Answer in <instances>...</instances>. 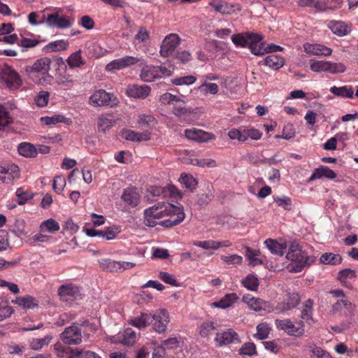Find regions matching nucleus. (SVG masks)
<instances>
[{"mask_svg": "<svg viewBox=\"0 0 358 358\" xmlns=\"http://www.w3.org/2000/svg\"><path fill=\"white\" fill-rule=\"evenodd\" d=\"M336 173L328 166H321L314 169L311 176L309 178L308 181H313L316 179H321L326 178L330 180H334L336 178Z\"/></svg>", "mask_w": 358, "mask_h": 358, "instance_id": "obj_19", "label": "nucleus"}, {"mask_svg": "<svg viewBox=\"0 0 358 358\" xmlns=\"http://www.w3.org/2000/svg\"><path fill=\"white\" fill-rule=\"evenodd\" d=\"M13 312L14 310L9 306L8 301L3 298H0V321L10 317Z\"/></svg>", "mask_w": 358, "mask_h": 358, "instance_id": "obj_43", "label": "nucleus"}, {"mask_svg": "<svg viewBox=\"0 0 358 358\" xmlns=\"http://www.w3.org/2000/svg\"><path fill=\"white\" fill-rule=\"evenodd\" d=\"M276 326L284 330L287 334L294 336H301L303 334V322L293 323L289 320H277Z\"/></svg>", "mask_w": 358, "mask_h": 358, "instance_id": "obj_10", "label": "nucleus"}, {"mask_svg": "<svg viewBox=\"0 0 358 358\" xmlns=\"http://www.w3.org/2000/svg\"><path fill=\"white\" fill-rule=\"evenodd\" d=\"M129 323L138 329H143L152 323V314L141 313L139 316L131 318Z\"/></svg>", "mask_w": 358, "mask_h": 358, "instance_id": "obj_23", "label": "nucleus"}, {"mask_svg": "<svg viewBox=\"0 0 358 358\" xmlns=\"http://www.w3.org/2000/svg\"><path fill=\"white\" fill-rule=\"evenodd\" d=\"M66 63L71 69L80 68L86 64L85 59L82 57L81 50L72 53L66 59Z\"/></svg>", "mask_w": 358, "mask_h": 358, "instance_id": "obj_28", "label": "nucleus"}, {"mask_svg": "<svg viewBox=\"0 0 358 358\" xmlns=\"http://www.w3.org/2000/svg\"><path fill=\"white\" fill-rule=\"evenodd\" d=\"M13 303L22 307L23 309H32L38 306V301L33 296L27 295L25 296H18Z\"/></svg>", "mask_w": 358, "mask_h": 358, "instance_id": "obj_26", "label": "nucleus"}, {"mask_svg": "<svg viewBox=\"0 0 358 358\" xmlns=\"http://www.w3.org/2000/svg\"><path fill=\"white\" fill-rule=\"evenodd\" d=\"M19 167L14 164H6L0 166V180L4 184H11L15 180L20 178Z\"/></svg>", "mask_w": 358, "mask_h": 358, "instance_id": "obj_11", "label": "nucleus"}, {"mask_svg": "<svg viewBox=\"0 0 358 358\" xmlns=\"http://www.w3.org/2000/svg\"><path fill=\"white\" fill-rule=\"evenodd\" d=\"M156 66L147 65L144 66L140 73V77L145 82H152L158 78Z\"/></svg>", "mask_w": 358, "mask_h": 358, "instance_id": "obj_29", "label": "nucleus"}, {"mask_svg": "<svg viewBox=\"0 0 358 358\" xmlns=\"http://www.w3.org/2000/svg\"><path fill=\"white\" fill-rule=\"evenodd\" d=\"M54 349L57 352V356L61 358H76L77 352H79V350L73 349L60 342L55 344Z\"/></svg>", "mask_w": 358, "mask_h": 358, "instance_id": "obj_22", "label": "nucleus"}, {"mask_svg": "<svg viewBox=\"0 0 358 358\" xmlns=\"http://www.w3.org/2000/svg\"><path fill=\"white\" fill-rule=\"evenodd\" d=\"M303 47L305 51L309 55L329 56L332 53V50L331 48L321 44L306 43Z\"/></svg>", "mask_w": 358, "mask_h": 358, "instance_id": "obj_18", "label": "nucleus"}, {"mask_svg": "<svg viewBox=\"0 0 358 358\" xmlns=\"http://www.w3.org/2000/svg\"><path fill=\"white\" fill-rule=\"evenodd\" d=\"M329 91L334 96L344 99H353L355 96L353 87L351 85L333 86L329 89Z\"/></svg>", "mask_w": 358, "mask_h": 358, "instance_id": "obj_24", "label": "nucleus"}, {"mask_svg": "<svg viewBox=\"0 0 358 358\" xmlns=\"http://www.w3.org/2000/svg\"><path fill=\"white\" fill-rule=\"evenodd\" d=\"M180 41L179 36L176 34H170L163 40L160 48V55L168 57L173 54Z\"/></svg>", "mask_w": 358, "mask_h": 358, "instance_id": "obj_9", "label": "nucleus"}, {"mask_svg": "<svg viewBox=\"0 0 358 358\" xmlns=\"http://www.w3.org/2000/svg\"><path fill=\"white\" fill-rule=\"evenodd\" d=\"M52 336L51 335H46L43 338H33L30 341V348L34 350H38L45 346L48 345L51 342Z\"/></svg>", "mask_w": 358, "mask_h": 358, "instance_id": "obj_37", "label": "nucleus"}, {"mask_svg": "<svg viewBox=\"0 0 358 358\" xmlns=\"http://www.w3.org/2000/svg\"><path fill=\"white\" fill-rule=\"evenodd\" d=\"M228 136L231 140H237L239 142L244 143L246 141V136H245V127H241L238 129L233 128L228 131Z\"/></svg>", "mask_w": 358, "mask_h": 358, "instance_id": "obj_46", "label": "nucleus"}, {"mask_svg": "<svg viewBox=\"0 0 358 358\" xmlns=\"http://www.w3.org/2000/svg\"><path fill=\"white\" fill-rule=\"evenodd\" d=\"M245 136H246V141L248 138L252 140H259L262 138V133L257 129L245 127Z\"/></svg>", "mask_w": 358, "mask_h": 358, "instance_id": "obj_64", "label": "nucleus"}, {"mask_svg": "<svg viewBox=\"0 0 358 358\" xmlns=\"http://www.w3.org/2000/svg\"><path fill=\"white\" fill-rule=\"evenodd\" d=\"M116 124V120L111 118L110 115H101L97 120V127L99 131L106 133Z\"/></svg>", "mask_w": 358, "mask_h": 358, "instance_id": "obj_27", "label": "nucleus"}, {"mask_svg": "<svg viewBox=\"0 0 358 358\" xmlns=\"http://www.w3.org/2000/svg\"><path fill=\"white\" fill-rule=\"evenodd\" d=\"M139 62L138 57L132 56H125L122 58L114 59L106 65L107 71L120 70L124 68L134 65Z\"/></svg>", "mask_w": 358, "mask_h": 358, "instance_id": "obj_14", "label": "nucleus"}, {"mask_svg": "<svg viewBox=\"0 0 358 358\" xmlns=\"http://www.w3.org/2000/svg\"><path fill=\"white\" fill-rule=\"evenodd\" d=\"M264 64L270 68L277 70L284 65V59L278 55H270L264 59Z\"/></svg>", "mask_w": 358, "mask_h": 358, "instance_id": "obj_36", "label": "nucleus"}, {"mask_svg": "<svg viewBox=\"0 0 358 358\" xmlns=\"http://www.w3.org/2000/svg\"><path fill=\"white\" fill-rule=\"evenodd\" d=\"M190 164L193 165H196L201 167H215L217 166V163L215 160L212 159H191Z\"/></svg>", "mask_w": 358, "mask_h": 358, "instance_id": "obj_61", "label": "nucleus"}, {"mask_svg": "<svg viewBox=\"0 0 358 358\" xmlns=\"http://www.w3.org/2000/svg\"><path fill=\"white\" fill-rule=\"evenodd\" d=\"M121 199L129 207L136 208L141 202V195L136 187H127L124 189Z\"/></svg>", "mask_w": 358, "mask_h": 358, "instance_id": "obj_12", "label": "nucleus"}, {"mask_svg": "<svg viewBox=\"0 0 358 358\" xmlns=\"http://www.w3.org/2000/svg\"><path fill=\"white\" fill-rule=\"evenodd\" d=\"M89 103L93 106L113 107L117 105L118 101L113 94L104 90H98L90 96Z\"/></svg>", "mask_w": 358, "mask_h": 358, "instance_id": "obj_5", "label": "nucleus"}, {"mask_svg": "<svg viewBox=\"0 0 358 358\" xmlns=\"http://www.w3.org/2000/svg\"><path fill=\"white\" fill-rule=\"evenodd\" d=\"M0 79L10 90H17L22 85L19 73L10 66L4 65L0 70Z\"/></svg>", "mask_w": 358, "mask_h": 358, "instance_id": "obj_4", "label": "nucleus"}, {"mask_svg": "<svg viewBox=\"0 0 358 358\" xmlns=\"http://www.w3.org/2000/svg\"><path fill=\"white\" fill-rule=\"evenodd\" d=\"M179 180L185 187L191 192H192L197 185L196 180L189 174L182 173Z\"/></svg>", "mask_w": 358, "mask_h": 358, "instance_id": "obj_45", "label": "nucleus"}, {"mask_svg": "<svg viewBox=\"0 0 358 358\" xmlns=\"http://www.w3.org/2000/svg\"><path fill=\"white\" fill-rule=\"evenodd\" d=\"M264 244L272 254L282 256L284 254L285 246L279 243L277 241L268 238L264 241Z\"/></svg>", "mask_w": 358, "mask_h": 358, "instance_id": "obj_35", "label": "nucleus"}, {"mask_svg": "<svg viewBox=\"0 0 358 358\" xmlns=\"http://www.w3.org/2000/svg\"><path fill=\"white\" fill-rule=\"evenodd\" d=\"M185 217L183 208L170 203H158L143 212V223L149 227L158 224L172 227L181 223Z\"/></svg>", "mask_w": 358, "mask_h": 358, "instance_id": "obj_1", "label": "nucleus"}, {"mask_svg": "<svg viewBox=\"0 0 358 358\" xmlns=\"http://www.w3.org/2000/svg\"><path fill=\"white\" fill-rule=\"evenodd\" d=\"M346 67L343 63H334L328 61L327 72L336 74L344 73Z\"/></svg>", "mask_w": 358, "mask_h": 358, "instance_id": "obj_58", "label": "nucleus"}, {"mask_svg": "<svg viewBox=\"0 0 358 358\" xmlns=\"http://www.w3.org/2000/svg\"><path fill=\"white\" fill-rule=\"evenodd\" d=\"M138 128L145 129L156 124L155 118L150 114L139 113L136 117Z\"/></svg>", "mask_w": 358, "mask_h": 358, "instance_id": "obj_30", "label": "nucleus"}, {"mask_svg": "<svg viewBox=\"0 0 358 358\" xmlns=\"http://www.w3.org/2000/svg\"><path fill=\"white\" fill-rule=\"evenodd\" d=\"M215 329V323L213 322H204L200 327L199 334L202 337H208Z\"/></svg>", "mask_w": 358, "mask_h": 358, "instance_id": "obj_55", "label": "nucleus"}, {"mask_svg": "<svg viewBox=\"0 0 358 358\" xmlns=\"http://www.w3.org/2000/svg\"><path fill=\"white\" fill-rule=\"evenodd\" d=\"M65 117L62 115H56L52 117H41V122L45 125L55 124L59 122H64Z\"/></svg>", "mask_w": 358, "mask_h": 358, "instance_id": "obj_63", "label": "nucleus"}, {"mask_svg": "<svg viewBox=\"0 0 358 358\" xmlns=\"http://www.w3.org/2000/svg\"><path fill=\"white\" fill-rule=\"evenodd\" d=\"M286 257L290 261L287 269L292 273L302 271L315 261V257L308 255V252L303 250L302 247L296 241L290 243Z\"/></svg>", "mask_w": 358, "mask_h": 358, "instance_id": "obj_2", "label": "nucleus"}, {"mask_svg": "<svg viewBox=\"0 0 358 358\" xmlns=\"http://www.w3.org/2000/svg\"><path fill=\"white\" fill-rule=\"evenodd\" d=\"M328 61L310 60V69L314 72H327Z\"/></svg>", "mask_w": 358, "mask_h": 358, "instance_id": "obj_52", "label": "nucleus"}, {"mask_svg": "<svg viewBox=\"0 0 358 358\" xmlns=\"http://www.w3.org/2000/svg\"><path fill=\"white\" fill-rule=\"evenodd\" d=\"M102 231L101 237L106 238L107 240H113L121 232V228L119 226L113 225Z\"/></svg>", "mask_w": 358, "mask_h": 358, "instance_id": "obj_50", "label": "nucleus"}, {"mask_svg": "<svg viewBox=\"0 0 358 358\" xmlns=\"http://www.w3.org/2000/svg\"><path fill=\"white\" fill-rule=\"evenodd\" d=\"M218 85L216 83H208L206 81H203L198 87V90L203 94H210L213 95L218 92Z\"/></svg>", "mask_w": 358, "mask_h": 358, "instance_id": "obj_49", "label": "nucleus"}, {"mask_svg": "<svg viewBox=\"0 0 358 358\" xmlns=\"http://www.w3.org/2000/svg\"><path fill=\"white\" fill-rule=\"evenodd\" d=\"M259 255V250H254L250 247L245 248V256L249 260L250 265L257 266L263 264V261L258 257Z\"/></svg>", "mask_w": 358, "mask_h": 358, "instance_id": "obj_38", "label": "nucleus"}, {"mask_svg": "<svg viewBox=\"0 0 358 358\" xmlns=\"http://www.w3.org/2000/svg\"><path fill=\"white\" fill-rule=\"evenodd\" d=\"M60 339L66 345H78L82 342L81 329L76 324L66 327L60 334Z\"/></svg>", "mask_w": 358, "mask_h": 358, "instance_id": "obj_7", "label": "nucleus"}, {"mask_svg": "<svg viewBox=\"0 0 358 358\" xmlns=\"http://www.w3.org/2000/svg\"><path fill=\"white\" fill-rule=\"evenodd\" d=\"M196 80L194 76H187L172 79V83L175 85H192Z\"/></svg>", "mask_w": 358, "mask_h": 358, "instance_id": "obj_59", "label": "nucleus"}, {"mask_svg": "<svg viewBox=\"0 0 358 358\" xmlns=\"http://www.w3.org/2000/svg\"><path fill=\"white\" fill-rule=\"evenodd\" d=\"M355 306L349 301L348 297L338 300L333 305V310L343 311L344 314H352L355 310Z\"/></svg>", "mask_w": 358, "mask_h": 358, "instance_id": "obj_25", "label": "nucleus"}, {"mask_svg": "<svg viewBox=\"0 0 358 358\" xmlns=\"http://www.w3.org/2000/svg\"><path fill=\"white\" fill-rule=\"evenodd\" d=\"M69 42L65 40H58L50 43L47 45V48L51 50V51L57 52L66 50L69 47Z\"/></svg>", "mask_w": 358, "mask_h": 358, "instance_id": "obj_53", "label": "nucleus"}, {"mask_svg": "<svg viewBox=\"0 0 358 358\" xmlns=\"http://www.w3.org/2000/svg\"><path fill=\"white\" fill-rule=\"evenodd\" d=\"M151 89L148 85H131L127 87L126 94L135 99H145L150 93Z\"/></svg>", "mask_w": 358, "mask_h": 358, "instance_id": "obj_17", "label": "nucleus"}, {"mask_svg": "<svg viewBox=\"0 0 358 358\" xmlns=\"http://www.w3.org/2000/svg\"><path fill=\"white\" fill-rule=\"evenodd\" d=\"M45 22L49 27L59 29L69 28L72 25L68 17L62 15L60 8H55V11L45 16Z\"/></svg>", "mask_w": 358, "mask_h": 358, "instance_id": "obj_6", "label": "nucleus"}, {"mask_svg": "<svg viewBox=\"0 0 358 358\" xmlns=\"http://www.w3.org/2000/svg\"><path fill=\"white\" fill-rule=\"evenodd\" d=\"M150 134L151 133L147 130L143 132H137L125 128L120 131V136L122 138L128 141L138 143L150 140Z\"/></svg>", "mask_w": 358, "mask_h": 358, "instance_id": "obj_13", "label": "nucleus"}, {"mask_svg": "<svg viewBox=\"0 0 358 358\" xmlns=\"http://www.w3.org/2000/svg\"><path fill=\"white\" fill-rule=\"evenodd\" d=\"M243 301L247 303L249 308L255 311H259L263 309L264 302L259 298H255L250 294H246L243 296Z\"/></svg>", "mask_w": 358, "mask_h": 358, "instance_id": "obj_33", "label": "nucleus"}, {"mask_svg": "<svg viewBox=\"0 0 358 358\" xmlns=\"http://www.w3.org/2000/svg\"><path fill=\"white\" fill-rule=\"evenodd\" d=\"M215 341L217 346H222L233 343H238L240 341L236 331L232 329H229L221 334H217Z\"/></svg>", "mask_w": 358, "mask_h": 358, "instance_id": "obj_16", "label": "nucleus"}, {"mask_svg": "<svg viewBox=\"0 0 358 358\" xmlns=\"http://www.w3.org/2000/svg\"><path fill=\"white\" fill-rule=\"evenodd\" d=\"M159 278L166 284L172 286L178 287L180 285L177 282L173 275L165 271H160L158 275Z\"/></svg>", "mask_w": 358, "mask_h": 358, "instance_id": "obj_57", "label": "nucleus"}, {"mask_svg": "<svg viewBox=\"0 0 358 358\" xmlns=\"http://www.w3.org/2000/svg\"><path fill=\"white\" fill-rule=\"evenodd\" d=\"M66 185V178L63 176H57L55 177L52 183V188L54 191L59 194L64 190Z\"/></svg>", "mask_w": 358, "mask_h": 358, "instance_id": "obj_54", "label": "nucleus"}, {"mask_svg": "<svg viewBox=\"0 0 358 358\" xmlns=\"http://www.w3.org/2000/svg\"><path fill=\"white\" fill-rule=\"evenodd\" d=\"M18 152L26 157H34L37 155L36 148L29 143H22L18 146Z\"/></svg>", "mask_w": 358, "mask_h": 358, "instance_id": "obj_39", "label": "nucleus"}, {"mask_svg": "<svg viewBox=\"0 0 358 358\" xmlns=\"http://www.w3.org/2000/svg\"><path fill=\"white\" fill-rule=\"evenodd\" d=\"M263 39L262 35L246 31L241 34H234L231 36L232 42L240 47H248L251 52L255 55H262V48H257L258 43Z\"/></svg>", "mask_w": 358, "mask_h": 358, "instance_id": "obj_3", "label": "nucleus"}, {"mask_svg": "<svg viewBox=\"0 0 358 358\" xmlns=\"http://www.w3.org/2000/svg\"><path fill=\"white\" fill-rule=\"evenodd\" d=\"M238 299V297L236 293L227 294L219 301L215 302L214 306L215 307L224 309L231 306L237 301Z\"/></svg>", "mask_w": 358, "mask_h": 358, "instance_id": "obj_32", "label": "nucleus"}, {"mask_svg": "<svg viewBox=\"0 0 358 358\" xmlns=\"http://www.w3.org/2000/svg\"><path fill=\"white\" fill-rule=\"evenodd\" d=\"M102 268L110 272H122L121 261L105 259L101 263Z\"/></svg>", "mask_w": 358, "mask_h": 358, "instance_id": "obj_47", "label": "nucleus"}, {"mask_svg": "<svg viewBox=\"0 0 358 358\" xmlns=\"http://www.w3.org/2000/svg\"><path fill=\"white\" fill-rule=\"evenodd\" d=\"M329 27L335 34L340 36L348 34L350 31L348 26L343 22H331Z\"/></svg>", "mask_w": 358, "mask_h": 358, "instance_id": "obj_42", "label": "nucleus"}, {"mask_svg": "<svg viewBox=\"0 0 358 358\" xmlns=\"http://www.w3.org/2000/svg\"><path fill=\"white\" fill-rule=\"evenodd\" d=\"M242 285L250 291H257L259 287V280L253 274L248 275L241 281Z\"/></svg>", "mask_w": 358, "mask_h": 358, "instance_id": "obj_44", "label": "nucleus"}, {"mask_svg": "<svg viewBox=\"0 0 358 358\" xmlns=\"http://www.w3.org/2000/svg\"><path fill=\"white\" fill-rule=\"evenodd\" d=\"M173 113L182 121H187L192 114L190 108H187L185 106V102L177 99L173 103L172 108Z\"/></svg>", "mask_w": 358, "mask_h": 358, "instance_id": "obj_20", "label": "nucleus"}, {"mask_svg": "<svg viewBox=\"0 0 358 358\" xmlns=\"http://www.w3.org/2000/svg\"><path fill=\"white\" fill-rule=\"evenodd\" d=\"M169 322V313L166 309L156 310L152 314L153 329L158 333H164Z\"/></svg>", "mask_w": 358, "mask_h": 358, "instance_id": "obj_8", "label": "nucleus"}, {"mask_svg": "<svg viewBox=\"0 0 358 358\" xmlns=\"http://www.w3.org/2000/svg\"><path fill=\"white\" fill-rule=\"evenodd\" d=\"M357 274L355 271L351 268H345L338 272V279L341 281L343 285L346 287L351 288L352 285L348 282V279L355 278Z\"/></svg>", "mask_w": 358, "mask_h": 358, "instance_id": "obj_34", "label": "nucleus"}, {"mask_svg": "<svg viewBox=\"0 0 358 358\" xmlns=\"http://www.w3.org/2000/svg\"><path fill=\"white\" fill-rule=\"evenodd\" d=\"M79 292L78 287L72 285H62L58 289V295L62 301H69L75 297Z\"/></svg>", "mask_w": 358, "mask_h": 358, "instance_id": "obj_21", "label": "nucleus"}, {"mask_svg": "<svg viewBox=\"0 0 358 358\" xmlns=\"http://www.w3.org/2000/svg\"><path fill=\"white\" fill-rule=\"evenodd\" d=\"M60 229L59 223L54 219H49L43 222L40 226V231L54 234Z\"/></svg>", "mask_w": 358, "mask_h": 358, "instance_id": "obj_40", "label": "nucleus"}, {"mask_svg": "<svg viewBox=\"0 0 358 358\" xmlns=\"http://www.w3.org/2000/svg\"><path fill=\"white\" fill-rule=\"evenodd\" d=\"M135 341L136 333L131 328L126 329L123 334V343L127 345H131L135 343Z\"/></svg>", "mask_w": 358, "mask_h": 358, "instance_id": "obj_60", "label": "nucleus"}, {"mask_svg": "<svg viewBox=\"0 0 358 358\" xmlns=\"http://www.w3.org/2000/svg\"><path fill=\"white\" fill-rule=\"evenodd\" d=\"M275 202L279 207L286 210H290L292 208V199L288 196H284L282 198H276Z\"/></svg>", "mask_w": 358, "mask_h": 358, "instance_id": "obj_62", "label": "nucleus"}, {"mask_svg": "<svg viewBox=\"0 0 358 358\" xmlns=\"http://www.w3.org/2000/svg\"><path fill=\"white\" fill-rule=\"evenodd\" d=\"M299 4L303 7H311L315 8L318 11H324L327 10V0H299Z\"/></svg>", "mask_w": 358, "mask_h": 358, "instance_id": "obj_31", "label": "nucleus"}, {"mask_svg": "<svg viewBox=\"0 0 358 358\" xmlns=\"http://www.w3.org/2000/svg\"><path fill=\"white\" fill-rule=\"evenodd\" d=\"M320 262L324 264L337 265L342 262V257L338 254L325 252L320 257Z\"/></svg>", "mask_w": 358, "mask_h": 358, "instance_id": "obj_41", "label": "nucleus"}, {"mask_svg": "<svg viewBox=\"0 0 358 358\" xmlns=\"http://www.w3.org/2000/svg\"><path fill=\"white\" fill-rule=\"evenodd\" d=\"M51 61L48 57H43L36 61L32 66L27 68L26 71L30 75L38 73L40 75L47 74L50 70Z\"/></svg>", "mask_w": 358, "mask_h": 358, "instance_id": "obj_15", "label": "nucleus"}, {"mask_svg": "<svg viewBox=\"0 0 358 358\" xmlns=\"http://www.w3.org/2000/svg\"><path fill=\"white\" fill-rule=\"evenodd\" d=\"M15 194L17 197V203L19 205L25 204L34 197V194L31 192L25 190L22 187L17 189Z\"/></svg>", "mask_w": 358, "mask_h": 358, "instance_id": "obj_48", "label": "nucleus"}, {"mask_svg": "<svg viewBox=\"0 0 358 358\" xmlns=\"http://www.w3.org/2000/svg\"><path fill=\"white\" fill-rule=\"evenodd\" d=\"M271 328L266 323H261L257 327V333L255 337L259 340H264L268 338L270 334Z\"/></svg>", "mask_w": 358, "mask_h": 358, "instance_id": "obj_51", "label": "nucleus"}, {"mask_svg": "<svg viewBox=\"0 0 358 358\" xmlns=\"http://www.w3.org/2000/svg\"><path fill=\"white\" fill-rule=\"evenodd\" d=\"M12 122V118L6 108L0 104V129Z\"/></svg>", "mask_w": 358, "mask_h": 358, "instance_id": "obj_56", "label": "nucleus"}]
</instances>
